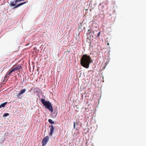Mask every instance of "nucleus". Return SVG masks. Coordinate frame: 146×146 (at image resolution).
I'll list each match as a JSON object with an SVG mask.
<instances>
[{
    "mask_svg": "<svg viewBox=\"0 0 146 146\" xmlns=\"http://www.w3.org/2000/svg\"><path fill=\"white\" fill-rule=\"evenodd\" d=\"M49 127H50V129L49 135L51 136H52L53 133L54 128L52 125H51V126H50Z\"/></svg>",
    "mask_w": 146,
    "mask_h": 146,
    "instance_id": "4",
    "label": "nucleus"
},
{
    "mask_svg": "<svg viewBox=\"0 0 146 146\" xmlns=\"http://www.w3.org/2000/svg\"><path fill=\"white\" fill-rule=\"evenodd\" d=\"M15 3H17L19 2H20L23 1V0H15Z\"/></svg>",
    "mask_w": 146,
    "mask_h": 146,
    "instance_id": "14",
    "label": "nucleus"
},
{
    "mask_svg": "<svg viewBox=\"0 0 146 146\" xmlns=\"http://www.w3.org/2000/svg\"><path fill=\"white\" fill-rule=\"evenodd\" d=\"M100 33H101L100 32H99L98 33V34L97 36V37L98 38H99V36H100Z\"/></svg>",
    "mask_w": 146,
    "mask_h": 146,
    "instance_id": "15",
    "label": "nucleus"
},
{
    "mask_svg": "<svg viewBox=\"0 0 146 146\" xmlns=\"http://www.w3.org/2000/svg\"><path fill=\"white\" fill-rule=\"evenodd\" d=\"M107 44L108 45H109V43H107Z\"/></svg>",
    "mask_w": 146,
    "mask_h": 146,
    "instance_id": "20",
    "label": "nucleus"
},
{
    "mask_svg": "<svg viewBox=\"0 0 146 146\" xmlns=\"http://www.w3.org/2000/svg\"><path fill=\"white\" fill-rule=\"evenodd\" d=\"M12 73L11 70L9 71V72H7L6 75L5 76V78H8V76L9 75H10Z\"/></svg>",
    "mask_w": 146,
    "mask_h": 146,
    "instance_id": "9",
    "label": "nucleus"
},
{
    "mask_svg": "<svg viewBox=\"0 0 146 146\" xmlns=\"http://www.w3.org/2000/svg\"><path fill=\"white\" fill-rule=\"evenodd\" d=\"M22 66L19 65H17L14 68L15 69V71L19 70L22 69Z\"/></svg>",
    "mask_w": 146,
    "mask_h": 146,
    "instance_id": "6",
    "label": "nucleus"
},
{
    "mask_svg": "<svg viewBox=\"0 0 146 146\" xmlns=\"http://www.w3.org/2000/svg\"><path fill=\"white\" fill-rule=\"evenodd\" d=\"M48 121L51 124H54V122L52 121V120L50 119H49L48 120Z\"/></svg>",
    "mask_w": 146,
    "mask_h": 146,
    "instance_id": "10",
    "label": "nucleus"
},
{
    "mask_svg": "<svg viewBox=\"0 0 146 146\" xmlns=\"http://www.w3.org/2000/svg\"><path fill=\"white\" fill-rule=\"evenodd\" d=\"M9 114L8 113H5L3 115V117H6L9 115Z\"/></svg>",
    "mask_w": 146,
    "mask_h": 146,
    "instance_id": "13",
    "label": "nucleus"
},
{
    "mask_svg": "<svg viewBox=\"0 0 146 146\" xmlns=\"http://www.w3.org/2000/svg\"><path fill=\"white\" fill-rule=\"evenodd\" d=\"M28 1H25L24 2H23V3H21V5H23L24 4H25V3H27L28 2Z\"/></svg>",
    "mask_w": 146,
    "mask_h": 146,
    "instance_id": "16",
    "label": "nucleus"
},
{
    "mask_svg": "<svg viewBox=\"0 0 146 146\" xmlns=\"http://www.w3.org/2000/svg\"><path fill=\"white\" fill-rule=\"evenodd\" d=\"M48 139L49 137L48 136L46 137L43 139L42 141V146H44L46 144Z\"/></svg>",
    "mask_w": 146,
    "mask_h": 146,
    "instance_id": "3",
    "label": "nucleus"
},
{
    "mask_svg": "<svg viewBox=\"0 0 146 146\" xmlns=\"http://www.w3.org/2000/svg\"><path fill=\"white\" fill-rule=\"evenodd\" d=\"M92 62L90 55L84 54L82 55L80 59V64L84 67L88 68L90 63Z\"/></svg>",
    "mask_w": 146,
    "mask_h": 146,
    "instance_id": "1",
    "label": "nucleus"
},
{
    "mask_svg": "<svg viewBox=\"0 0 146 146\" xmlns=\"http://www.w3.org/2000/svg\"><path fill=\"white\" fill-rule=\"evenodd\" d=\"M15 3V1L10 2L9 5L11 7H13L15 6L16 4H17Z\"/></svg>",
    "mask_w": 146,
    "mask_h": 146,
    "instance_id": "7",
    "label": "nucleus"
},
{
    "mask_svg": "<svg viewBox=\"0 0 146 146\" xmlns=\"http://www.w3.org/2000/svg\"><path fill=\"white\" fill-rule=\"evenodd\" d=\"M76 124V123L75 122H74V128H75Z\"/></svg>",
    "mask_w": 146,
    "mask_h": 146,
    "instance_id": "19",
    "label": "nucleus"
},
{
    "mask_svg": "<svg viewBox=\"0 0 146 146\" xmlns=\"http://www.w3.org/2000/svg\"><path fill=\"white\" fill-rule=\"evenodd\" d=\"M26 91V89H23L20 90L19 93V94L17 95V96H19L20 95L24 94Z\"/></svg>",
    "mask_w": 146,
    "mask_h": 146,
    "instance_id": "5",
    "label": "nucleus"
},
{
    "mask_svg": "<svg viewBox=\"0 0 146 146\" xmlns=\"http://www.w3.org/2000/svg\"><path fill=\"white\" fill-rule=\"evenodd\" d=\"M11 71L12 72H14L16 71L14 68L12 69L11 70Z\"/></svg>",
    "mask_w": 146,
    "mask_h": 146,
    "instance_id": "18",
    "label": "nucleus"
},
{
    "mask_svg": "<svg viewBox=\"0 0 146 146\" xmlns=\"http://www.w3.org/2000/svg\"><path fill=\"white\" fill-rule=\"evenodd\" d=\"M7 103V102H5L4 103H3L1 104L0 105V109L4 107Z\"/></svg>",
    "mask_w": 146,
    "mask_h": 146,
    "instance_id": "8",
    "label": "nucleus"
},
{
    "mask_svg": "<svg viewBox=\"0 0 146 146\" xmlns=\"http://www.w3.org/2000/svg\"><path fill=\"white\" fill-rule=\"evenodd\" d=\"M21 3H19L18 4H17V5L16 6H15V7H14L13 8L14 9H15V8H17L18 7H20V6H21Z\"/></svg>",
    "mask_w": 146,
    "mask_h": 146,
    "instance_id": "11",
    "label": "nucleus"
},
{
    "mask_svg": "<svg viewBox=\"0 0 146 146\" xmlns=\"http://www.w3.org/2000/svg\"><path fill=\"white\" fill-rule=\"evenodd\" d=\"M5 78V76L4 77V79L3 80V81L4 82H6L7 81V80H8V79H7L6 78Z\"/></svg>",
    "mask_w": 146,
    "mask_h": 146,
    "instance_id": "17",
    "label": "nucleus"
},
{
    "mask_svg": "<svg viewBox=\"0 0 146 146\" xmlns=\"http://www.w3.org/2000/svg\"><path fill=\"white\" fill-rule=\"evenodd\" d=\"M92 30L91 29H89L88 30V34L90 35V34L91 33Z\"/></svg>",
    "mask_w": 146,
    "mask_h": 146,
    "instance_id": "12",
    "label": "nucleus"
},
{
    "mask_svg": "<svg viewBox=\"0 0 146 146\" xmlns=\"http://www.w3.org/2000/svg\"><path fill=\"white\" fill-rule=\"evenodd\" d=\"M41 102L45 108L48 109L52 112L53 111V109L51 103L49 101H45L43 99H41Z\"/></svg>",
    "mask_w": 146,
    "mask_h": 146,
    "instance_id": "2",
    "label": "nucleus"
}]
</instances>
